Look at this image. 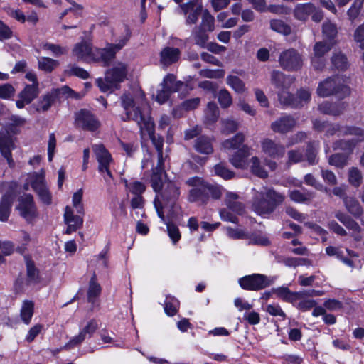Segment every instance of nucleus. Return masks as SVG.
<instances>
[{
	"label": "nucleus",
	"instance_id": "e2e57ef3",
	"mask_svg": "<svg viewBox=\"0 0 364 364\" xmlns=\"http://www.w3.org/2000/svg\"><path fill=\"white\" fill-rule=\"evenodd\" d=\"M323 34L324 38L330 40L329 42L332 41L337 34L336 26L331 22H326L323 26Z\"/></svg>",
	"mask_w": 364,
	"mask_h": 364
},
{
	"label": "nucleus",
	"instance_id": "f8f14e48",
	"mask_svg": "<svg viewBox=\"0 0 364 364\" xmlns=\"http://www.w3.org/2000/svg\"><path fill=\"white\" fill-rule=\"evenodd\" d=\"M127 41L128 38L123 37L119 40L117 43L107 44L105 48H95L94 63L102 62L104 65H107L115 58L116 53L127 44Z\"/></svg>",
	"mask_w": 364,
	"mask_h": 364
},
{
	"label": "nucleus",
	"instance_id": "a878e982",
	"mask_svg": "<svg viewBox=\"0 0 364 364\" xmlns=\"http://www.w3.org/2000/svg\"><path fill=\"white\" fill-rule=\"evenodd\" d=\"M250 155V148L244 145L230 158V162L237 168L245 169L247 167V158Z\"/></svg>",
	"mask_w": 364,
	"mask_h": 364
},
{
	"label": "nucleus",
	"instance_id": "79ce46f5",
	"mask_svg": "<svg viewBox=\"0 0 364 364\" xmlns=\"http://www.w3.org/2000/svg\"><path fill=\"white\" fill-rule=\"evenodd\" d=\"M262 196H265V198H267L268 201L273 205L274 209H275V208L278 205L281 204L284 200V196L282 194L277 193L271 188L265 189Z\"/></svg>",
	"mask_w": 364,
	"mask_h": 364
},
{
	"label": "nucleus",
	"instance_id": "aec40b11",
	"mask_svg": "<svg viewBox=\"0 0 364 364\" xmlns=\"http://www.w3.org/2000/svg\"><path fill=\"white\" fill-rule=\"evenodd\" d=\"M64 220L68 228L65 233L70 234L80 228L83 224V218L80 215H75L70 206H66L64 212Z\"/></svg>",
	"mask_w": 364,
	"mask_h": 364
},
{
	"label": "nucleus",
	"instance_id": "5701e85b",
	"mask_svg": "<svg viewBox=\"0 0 364 364\" xmlns=\"http://www.w3.org/2000/svg\"><path fill=\"white\" fill-rule=\"evenodd\" d=\"M166 176V174L164 169V161H158L156 167L153 168L151 176V187L156 193L161 191Z\"/></svg>",
	"mask_w": 364,
	"mask_h": 364
},
{
	"label": "nucleus",
	"instance_id": "72a5a7b5",
	"mask_svg": "<svg viewBox=\"0 0 364 364\" xmlns=\"http://www.w3.org/2000/svg\"><path fill=\"white\" fill-rule=\"evenodd\" d=\"M250 170L252 174L261 178H265L268 176V173L262 166L259 157L252 156L249 161Z\"/></svg>",
	"mask_w": 364,
	"mask_h": 364
},
{
	"label": "nucleus",
	"instance_id": "393cba45",
	"mask_svg": "<svg viewBox=\"0 0 364 364\" xmlns=\"http://www.w3.org/2000/svg\"><path fill=\"white\" fill-rule=\"evenodd\" d=\"M187 184L193 186L190 191L188 196V200L191 202H195L200 200H203V196H205V192L203 190V185L204 184L203 181L198 177L191 178L187 181Z\"/></svg>",
	"mask_w": 364,
	"mask_h": 364
},
{
	"label": "nucleus",
	"instance_id": "338daca9",
	"mask_svg": "<svg viewBox=\"0 0 364 364\" xmlns=\"http://www.w3.org/2000/svg\"><path fill=\"white\" fill-rule=\"evenodd\" d=\"M15 89L10 84L0 85V98L8 100L14 96Z\"/></svg>",
	"mask_w": 364,
	"mask_h": 364
},
{
	"label": "nucleus",
	"instance_id": "473e14b6",
	"mask_svg": "<svg viewBox=\"0 0 364 364\" xmlns=\"http://www.w3.org/2000/svg\"><path fill=\"white\" fill-rule=\"evenodd\" d=\"M34 313V303L31 300H24L20 309V317L21 321L28 325Z\"/></svg>",
	"mask_w": 364,
	"mask_h": 364
},
{
	"label": "nucleus",
	"instance_id": "20e7f679",
	"mask_svg": "<svg viewBox=\"0 0 364 364\" xmlns=\"http://www.w3.org/2000/svg\"><path fill=\"white\" fill-rule=\"evenodd\" d=\"M271 83L277 90L279 102L285 105L296 106L292 101L289 89L294 82V77L278 70H273L270 75Z\"/></svg>",
	"mask_w": 364,
	"mask_h": 364
},
{
	"label": "nucleus",
	"instance_id": "3c124183",
	"mask_svg": "<svg viewBox=\"0 0 364 364\" xmlns=\"http://www.w3.org/2000/svg\"><path fill=\"white\" fill-rule=\"evenodd\" d=\"M67 75H74L83 80L87 79L90 75L87 70L75 65H69L65 70Z\"/></svg>",
	"mask_w": 364,
	"mask_h": 364
},
{
	"label": "nucleus",
	"instance_id": "7c9ffc66",
	"mask_svg": "<svg viewBox=\"0 0 364 364\" xmlns=\"http://www.w3.org/2000/svg\"><path fill=\"white\" fill-rule=\"evenodd\" d=\"M180 56V50L178 48L166 47L160 53V62L164 65H171L176 62Z\"/></svg>",
	"mask_w": 364,
	"mask_h": 364
},
{
	"label": "nucleus",
	"instance_id": "412c9836",
	"mask_svg": "<svg viewBox=\"0 0 364 364\" xmlns=\"http://www.w3.org/2000/svg\"><path fill=\"white\" fill-rule=\"evenodd\" d=\"M348 258L345 257L343 252L338 247L329 246L326 248V252L329 256H335L346 265L353 268L355 267V259L358 258V254L355 252L346 249Z\"/></svg>",
	"mask_w": 364,
	"mask_h": 364
},
{
	"label": "nucleus",
	"instance_id": "e433bc0d",
	"mask_svg": "<svg viewBox=\"0 0 364 364\" xmlns=\"http://www.w3.org/2000/svg\"><path fill=\"white\" fill-rule=\"evenodd\" d=\"M13 202V196L11 194H6L2 197L0 204V220H7Z\"/></svg>",
	"mask_w": 364,
	"mask_h": 364
},
{
	"label": "nucleus",
	"instance_id": "052dcab7",
	"mask_svg": "<svg viewBox=\"0 0 364 364\" xmlns=\"http://www.w3.org/2000/svg\"><path fill=\"white\" fill-rule=\"evenodd\" d=\"M215 173L225 180H229L235 176L234 172L227 168L223 164H217L214 166Z\"/></svg>",
	"mask_w": 364,
	"mask_h": 364
},
{
	"label": "nucleus",
	"instance_id": "c03bdc74",
	"mask_svg": "<svg viewBox=\"0 0 364 364\" xmlns=\"http://www.w3.org/2000/svg\"><path fill=\"white\" fill-rule=\"evenodd\" d=\"M226 82L237 93H243L246 90L245 83L237 76L228 75Z\"/></svg>",
	"mask_w": 364,
	"mask_h": 364
},
{
	"label": "nucleus",
	"instance_id": "864d4df0",
	"mask_svg": "<svg viewBox=\"0 0 364 364\" xmlns=\"http://www.w3.org/2000/svg\"><path fill=\"white\" fill-rule=\"evenodd\" d=\"M207 31L201 28L196 27L193 31V36L196 43L201 47H205L208 40V36L206 33Z\"/></svg>",
	"mask_w": 364,
	"mask_h": 364
},
{
	"label": "nucleus",
	"instance_id": "423d86ee",
	"mask_svg": "<svg viewBox=\"0 0 364 364\" xmlns=\"http://www.w3.org/2000/svg\"><path fill=\"white\" fill-rule=\"evenodd\" d=\"M180 196L179 186L175 182L168 181L166 184L164 190L157 193L154 200V205L158 215L164 221L163 213L164 204H172Z\"/></svg>",
	"mask_w": 364,
	"mask_h": 364
},
{
	"label": "nucleus",
	"instance_id": "bf43d9fd",
	"mask_svg": "<svg viewBox=\"0 0 364 364\" xmlns=\"http://www.w3.org/2000/svg\"><path fill=\"white\" fill-rule=\"evenodd\" d=\"M214 17L208 11H205L203 14L201 23L198 28H201L207 31H212L214 30Z\"/></svg>",
	"mask_w": 364,
	"mask_h": 364
},
{
	"label": "nucleus",
	"instance_id": "680f3d73",
	"mask_svg": "<svg viewBox=\"0 0 364 364\" xmlns=\"http://www.w3.org/2000/svg\"><path fill=\"white\" fill-rule=\"evenodd\" d=\"M27 276L30 282L36 283L39 280V274L32 261L26 260Z\"/></svg>",
	"mask_w": 364,
	"mask_h": 364
},
{
	"label": "nucleus",
	"instance_id": "4468645a",
	"mask_svg": "<svg viewBox=\"0 0 364 364\" xmlns=\"http://www.w3.org/2000/svg\"><path fill=\"white\" fill-rule=\"evenodd\" d=\"M280 66L287 70L294 71L303 65L302 56L294 49H288L281 53L279 58Z\"/></svg>",
	"mask_w": 364,
	"mask_h": 364
},
{
	"label": "nucleus",
	"instance_id": "f3484780",
	"mask_svg": "<svg viewBox=\"0 0 364 364\" xmlns=\"http://www.w3.org/2000/svg\"><path fill=\"white\" fill-rule=\"evenodd\" d=\"M202 9L200 0H189L187 3L180 5L179 13L186 16L187 24H194L197 22Z\"/></svg>",
	"mask_w": 364,
	"mask_h": 364
},
{
	"label": "nucleus",
	"instance_id": "69168bd1",
	"mask_svg": "<svg viewBox=\"0 0 364 364\" xmlns=\"http://www.w3.org/2000/svg\"><path fill=\"white\" fill-rule=\"evenodd\" d=\"M200 75L203 77H208V78H222L225 75V70L222 69H217V70H202L200 71Z\"/></svg>",
	"mask_w": 364,
	"mask_h": 364
},
{
	"label": "nucleus",
	"instance_id": "09e8293b",
	"mask_svg": "<svg viewBox=\"0 0 364 364\" xmlns=\"http://www.w3.org/2000/svg\"><path fill=\"white\" fill-rule=\"evenodd\" d=\"M219 117V109L215 102H209L205 111V118L208 123L215 122Z\"/></svg>",
	"mask_w": 364,
	"mask_h": 364
},
{
	"label": "nucleus",
	"instance_id": "a19ab883",
	"mask_svg": "<svg viewBox=\"0 0 364 364\" xmlns=\"http://www.w3.org/2000/svg\"><path fill=\"white\" fill-rule=\"evenodd\" d=\"M101 292V287L97 283L96 275L94 274L90 281L87 291V299L90 302L93 303L96 298L99 296Z\"/></svg>",
	"mask_w": 364,
	"mask_h": 364
},
{
	"label": "nucleus",
	"instance_id": "c9c22d12",
	"mask_svg": "<svg viewBox=\"0 0 364 364\" xmlns=\"http://www.w3.org/2000/svg\"><path fill=\"white\" fill-rule=\"evenodd\" d=\"M289 196L291 200L295 203H308L314 198V193H302L299 190H292L289 191Z\"/></svg>",
	"mask_w": 364,
	"mask_h": 364
},
{
	"label": "nucleus",
	"instance_id": "1a4fd4ad",
	"mask_svg": "<svg viewBox=\"0 0 364 364\" xmlns=\"http://www.w3.org/2000/svg\"><path fill=\"white\" fill-rule=\"evenodd\" d=\"M276 279V277H268L262 274H252L240 278L238 282L243 289L259 291L274 284Z\"/></svg>",
	"mask_w": 364,
	"mask_h": 364
},
{
	"label": "nucleus",
	"instance_id": "37998d69",
	"mask_svg": "<svg viewBox=\"0 0 364 364\" xmlns=\"http://www.w3.org/2000/svg\"><path fill=\"white\" fill-rule=\"evenodd\" d=\"M195 149L197 151L203 154H210L213 151L211 142L207 137H200L195 144Z\"/></svg>",
	"mask_w": 364,
	"mask_h": 364
},
{
	"label": "nucleus",
	"instance_id": "a211bd4d",
	"mask_svg": "<svg viewBox=\"0 0 364 364\" xmlns=\"http://www.w3.org/2000/svg\"><path fill=\"white\" fill-rule=\"evenodd\" d=\"M333 42H318L314 47V56L311 60L312 66L316 70H321L325 65L323 55L333 46Z\"/></svg>",
	"mask_w": 364,
	"mask_h": 364
},
{
	"label": "nucleus",
	"instance_id": "9b49d317",
	"mask_svg": "<svg viewBox=\"0 0 364 364\" xmlns=\"http://www.w3.org/2000/svg\"><path fill=\"white\" fill-rule=\"evenodd\" d=\"M183 86L184 84L182 82L176 81L175 75H167L161 83V89L156 95V101L159 104L166 102L172 92L179 91Z\"/></svg>",
	"mask_w": 364,
	"mask_h": 364
},
{
	"label": "nucleus",
	"instance_id": "ddd939ff",
	"mask_svg": "<svg viewBox=\"0 0 364 364\" xmlns=\"http://www.w3.org/2000/svg\"><path fill=\"white\" fill-rule=\"evenodd\" d=\"M97 161L99 163L98 170L107 182L112 179V173L109 170V164L112 162V156L102 144H95L92 146Z\"/></svg>",
	"mask_w": 364,
	"mask_h": 364
},
{
	"label": "nucleus",
	"instance_id": "a18cd8bd",
	"mask_svg": "<svg viewBox=\"0 0 364 364\" xmlns=\"http://www.w3.org/2000/svg\"><path fill=\"white\" fill-rule=\"evenodd\" d=\"M41 48L45 51L50 52L51 54L56 57L64 55L68 52V48L66 47H63L60 45L51 43H42Z\"/></svg>",
	"mask_w": 364,
	"mask_h": 364
},
{
	"label": "nucleus",
	"instance_id": "cd10ccee",
	"mask_svg": "<svg viewBox=\"0 0 364 364\" xmlns=\"http://www.w3.org/2000/svg\"><path fill=\"white\" fill-rule=\"evenodd\" d=\"M272 294L287 302L294 303L299 300L302 297L301 292H294L289 290L287 287H279L277 288L272 289Z\"/></svg>",
	"mask_w": 364,
	"mask_h": 364
},
{
	"label": "nucleus",
	"instance_id": "f03ea898",
	"mask_svg": "<svg viewBox=\"0 0 364 364\" xmlns=\"http://www.w3.org/2000/svg\"><path fill=\"white\" fill-rule=\"evenodd\" d=\"M314 128L318 131H326L329 135L338 132L341 134H350L355 138L346 141H340L334 144V149H341L348 154H350L356 144L364 140V132L358 127H342L338 125L327 124L323 122L316 120L314 122Z\"/></svg>",
	"mask_w": 364,
	"mask_h": 364
},
{
	"label": "nucleus",
	"instance_id": "58836bf2",
	"mask_svg": "<svg viewBox=\"0 0 364 364\" xmlns=\"http://www.w3.org/2000/svg\"><path fill=\"white\" fill-rule=\"evenodd\" d=\"M59 64L57 60L48 57H41L38 60V68L47 73L52 72Z\"/></svg>",
	"mask_w": 364,
	"mask_h": 364
},
{
	"label": "nucleus",
	"instance_id": "39448f33",
	"mask_svg": "<svg viewBox=\"0 0 364 364\" xmlns=\"http://www.w3.org/2000/svg\"><path fill=\"white\" fill-rule=\"evenodd\" d=\"M261 152L264 156V164L272 171L277 167V164L273 159H279L284 156L285 148L283 145L266 138L260 141Z\"/></svg>",
	"mask_w": 364,
	"mask_h": 364
},
{
	"label": "nucleus",
	"instance_id": "4c0bfd02",
	"mask_svg": "<svg viewBox=\"0 0 364 364\" xmlns=\"http://www.w3.org/2000/svg\"><path fill=\"white\" fill-rule=\"evenodd\" d=\"M314 10L315 7L311 4H299L294 9V16L299 20L305 21Z\"/></svg>",
	"mask_w": 364,
	"mask_h": 364
},
{
	"label": "nucleus",
	"instance_id": "6e6552de",
	"mask_svg": "<svg viewBox=\"0 0 364 364\" xmlns=\"http://www.w3.org/2000/svg\"><path fill=\"white\" fill-rule=\"evenodd\" d=\"M45 176V171L41 169L38 173L30 174L27 180L38 195L40 200L46 205H50L52 195L46 186Z\"/></svg>",
	"mask_w": 364,
	"mask_h": 364
},
{
	"label": "nucleus",
	"instance_id": "2f4dec72",
	"mask_svg": "<svg viewBox=\"0 0 364 364\" xmlns=\"http://www.w3.org/2000/svg\"><path fill=\"white\" fill-rule=\"evenodd\" d=\"M124 185L126 187L127 197H130V195H132L133 196H141L146 190V185L138 181L124 180Z\"/></svg>",
	"mask_w": 364,
	"mask_h": 364
},
{
	"label": "nucleus",
	"instance_id": "c85d7f7f",
	"mask_svg": "<svg viewBox=\"0 0 364 364\" xmlns=\"http://www.w3.org/2000/svg\"><path fill=\"white\" fill-rule=\"evenodd\" d=\"M14 148L13 139L4 133H0V152L6 159L10 166H13L11 149Z\"/></svg>",
	"mask_w": 364,
	"mask_h": 364
},
{
	"label": "nucleus",
	"instance_id": "c756f323",
	"mask_svg": "<svg viewBox=\"0 0 364 364\" xmlns=\"http://www.w3.org/2000/svg\"><path fill=\"white\" fill-rule=\"evenodd\" d=\"M296 125L295 120L289 116H284L274 121L272 125V129L278 133L289 132Z\"/></svg>",
	"mask_w": 364,
	"mask_h": 364
},
{
	"label": "nucleus",
	"instance_id": "f257e3e1",
	"mask_svg": "<svg viewBox=\"0 0 364 364\" xmlns=\"http://www.w3.org/2000/svg\"><path fill=\"white\" fill-rule=\"evenodd\" d=\"M121 101L125 112L124 119L135 121L141 129H146L150 133L153 122L149 114V107L144 99V92L138 90L134 95L125 93L122 96Z\"/></svg>",
	"mask_w": 364,
	"mask_h": 364
},
{
	"label": "nucleus",
	"instance_id": "6e6d98bb",
	"mask_svg": "<svg viewBox=\"0 0 364 364\" xmlns=\"http://www.w3.org/2000/svg\"><path fill=\"white\" fill-rule=\"evenodd\" d=\"M218 100L223 108H228L232 103V96L226 89H222L218 92Z\"/></svg>",
	"mask_w": 364,
	"mask_h": 364
},
{
	"label": "nucleus",
	"instance_id": "0e129e2a",
	"mask_svg": "<svg viewBox=\"0 0 364 364\" xmlns=\"http://www.w3.org/2000/svg\"><path fill=\"white\" fill-rule=\"evenodd\" d=\"M348 161L347 156L341 154H336L329 158V164L338 168H342L346 165Z\"/></svg>",
	"mask_w": 364,
	"mask_h": 364
},
{
	"label": "nucleus",
	"instance_id": "6ab92c4d",
	"mask_svg": "<svg viewBox=\"0 0 364 364\" xmlns=\"http://www.w3.org/2000/svg\"><path fill=\"white\" fill-rule=\"evenodd\" d=\"M77 126L89 131H95L100 127L99 121L88 111L80 110L76 114Z\"/></svg>",
	"mask_w": 364,
	"mask_h": 364
},
{
	"label": "nucleus",
	"instance_id": "4d7b16f0",
	"mask_svg": "<svg viewBox=\"0 0 364 364\" xmlns=\"http://www.w3.org/2000/svg\"><path fill=\"white\" fill-rule=\"evenodd\" d=\"M69 2L71 6L68 9H66L63 12L60 14V18H63L65 15L70 12L76 18H79L81 16L82 14V7L81 5L76 4L75 1L72 0H66Z\"/></svg>",
	"mask_w": 364,
	"mask_h": 364
},
{
	"label": "nucleus",
	"instance_id": "4be33fe9",
	"mask_svg": "<svg viewBox=\"0 0 364 364\" xmlns=\"http://www.w3.org/2000/svg\"><path fill=\"white\" fill-rule=\"evenodd\" d=\"M38 95V87L36 85H26L19 93V99L16 101V107L19 109L31 103Z\"/></svg>",
	"mask_w": 364,
	"mask_h": 364
},
{
	"label": "nucleus",
	"instance_id": "dca6fc26",
	"mask_svg": "<svg viewBox=\"0 0 364 364\" xmlns=\"http://www.w3.org/2000/svg\"><path fill=\"white\" fill-rule=\"evenodd\" d=\"M72 55L77 61L94 63L95 48L87 41H82L74 45L72 49Z\"/></svg>",
	"mask_w": 364,
	"mask_h": 364
},
{
	"label": "nucleus",
	"instance_id": "7ed1b4c3",
	"mask_svg": "<svg viewBox=\"0 0 364 364\" xmlns=\"http://www.w3.org/2000/svg\"><path fill=\"white\" fill-rule=\"evenodd\" d=\"M127 73V65L122 62H117L106 72L104 80L102 78L97 80V85L102 92H112L117 87L119 83L125 80Z\"/></svg>",
	"mask_w": 364,
	"mask_h": 364
},
{
	"label": "nucleus",
	"instance_id": "2eb2a0df",
	"mask_svg": "<svg viewBox=\"0 0 364 364\" xmlns=\"http://www.w3.org/2000/svg\"><path fill=\"white\" fill-rule=\"evenodd\" d=\"M97 328L98 323L95 320L87 321L85 324L80 326L79 333L73 336L65 347L70 349L80 345L87 338L92 336Z\"/></svg>",
	"mask_w": 364,
	"mask_h": 364
},
{
	"label": "nucleus",
	"instance_id": "b1692460",
	"mask_svg": "<svg viewBox=\"0 0 364 364\" xmlns=\"http://www.w3.org/2000/svg\"><path fill=\"white\" fill-rule=\"evenodd\" d=\"M263 192L259 193L252 202V210L259 215H265L271 213L274 210L265 196H262Z\"/></svg>",
	"mask_w": 364,
	"mask_h": 364
},
{
	"label": "nucleus",
	"instance_id": "0eeeda50",
	"mask_svg": "<svg viewBox=\"0 0 364 364\" xmlns=\"http://www.w3.org/2000/svg\"><path fill=\"white\" fill-rule=\"evenodd\" d=\"M342 79L339 77L327 78L320 82L317 88V94L322 97L331 95H337L339 97H345L350 95V88L341 83Z\"/></svg>",
	"mask_w": 364,
	"mask_h": 364
},
{
	"label": "nucleus",
	"instance_id": "9d476101",
	"mask_svg": "<svg viewBox=\"0 0 364 364\" xmlns=\"http://www.w3.org/2000/svg\"><path fill=\"white\" fill-rule=\"evenodd\" d=\"M16 209L27 223H33L38 218L36 205L33 196L30 194H25L19 197Z\"/></svg>",
	"mask_w": 364,
	"mask_h": 364
},
{
	"label": "nucleus",
	"instance_id": "49530a36",
	"mask_svg": "<svg viewBox=\"0 0 364 364\" xmlns=\"http://www.w3.org/2000/svg\"><path fill=\"white\" fill-rule=\"evenodd\" d=\"M179 308V301L173 296H166L164 302V311L165 313L169 316H174Z\"/></svg>",
	"mask_w": 364,
	"mask_h": 364
},
{
	"label": "nucleus",
	"instance_id": "774afa93",
	"mask_svg": "<svg viewBox=\"0 0 364 364\" xmlns=\"http://www.w3.org/2000/svg\"><path fill=\"white\" fill-rule=\"evenodd\" d=\"M43 329V326L42 324H36L33 327H31L26 336V340L28 342H32L42 331Z\"/></svg>",
	"mask_w": 364,
	"mask_h": 364
},
{
	"label": "nucleus",
	"instance_id": "8fccbe9b",
	"mask_svg": "<svg viewBox=\"0 0 364 364\" xmlns=\"http://www.w3.org/2000/svg\"><path fill=\"white\" fill-rule=\"evenodd\" d=\"M82 189H79L75 192L72 196V205L78 214H84V205L82 203Z\"/></svg>",
	"mask_w": 364,
	"mask_h": 364
},
{
	"label": "nucleus",
	"instance_id": "603ef678",
	"mask_svg": "<svg viewBox=\"0 0 364 364\" xmlns=\"http://www.w3.org/2000/svg\"><path fill=\"white\" fill-rule=\"evenodd\" d=\"M344 109L343 105L335 106L330 102H323L319 105V109L321 112L328 114L338 115Z\"/></svg>",
	"mask_w": 364,
	"mask_h": 364
},
{
	"label": "nucleus",
	"instance_id": "ea45409f",
	"mask_svg": "<svg viewBox=\"0 0 364 364\" xmlns=\"http://www.w3.org/2000/svg\"><path fill=\"white\" fill-rule=\"evenodd\" d=\"M244 139V135L241 133H238L232 138L224 141L222 144L223 148L225 150L238 149L242 144Z\"/></svg>",
	"mask_w": 364,
	"mask_h": 364
},
{
	"label": "nucleus",
	"instance_id": "de8ad7c7",
	"mask_svg": "<svg viewBox=\"0 0 364 364\" xmlns=\"http://www.w3.org/2000/svg\"><path fill=\"white\" fill-rule=\"evenodd\" d=\"M203 190L205 196L210 195V196L215 199L220 198L223 191V188L220 186L205 182L203 185Z\"/></svg>",
	"mask_w": 364,
	"mask_h": 364
},
{
	"label": "nucleus",
	"instance_id": "f704fd0d",
	"mask_svg": "<svg viewBox=\"0 0 364 364\" xmlns=\"http://www.w3.org/2000/svg\"><path fill=\"white\" fill-rule=\"evenodd\" d=\"M343 203L346 210L355 217H360L363 213V208L358 201L353 197L343 198Z\"/></svg>",
	"mask_w": 364,
	"mask_h": 364
},
{
	"label": "nucleus",
	"instance_id": "5fc2aeb1",
	"mask_svg": "<svg viewBox=\"0 0 364 364\" xmlns=\"http://www.w3.org/2000/svg\"><path fill=\"white\" fill-rule=\"evenodd\" d=\"M363 180L361 171L356 167H352L348 171V181L355 187H358Z\"/></svg>",
	"mask_w": 364,
	"mask_h": 364
},
{
	"label": "nucleus",
	"instance_id": "13d9d810",
	"mask_svg": "<svg viewBox=\"0 0 364 364\" xmlns=\"http://www.w3.org/2000/svg\"><path fill=\"white\" fill-rule=\"evenodd\" d=\"M270 26L272 30L284 35H288L291 33L290 27L281 20H272Z\"/></svg>",
	"mask_w": 364,
	"mask_h": 364
},
{
	"label": "nucleus",
	"instance_id": "bb28decb",
	"mask_svg": "<svg viewBox=\"0 0 364 364\" xmlns=\"http://www.w3.org/2000/svg\"><path fill=\"white\" fill-rule=\"evenodd\" d=\"M228 208L237 215H241L245 211V205L240 196L232 192H227L225 199Z\"/></svg>",
	"mask_w": 364,
	"mask_h": 364
}]
</instances>
